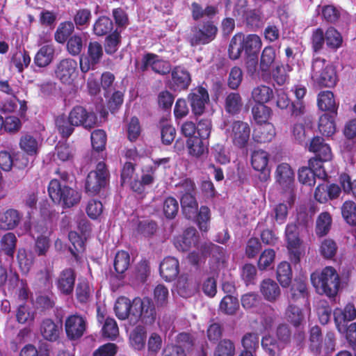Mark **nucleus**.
<instances>
[{
	"label": "nucleus",
	"mask_w": 356,
	"mask_h": 356,
	"mask_svg": "<svg viewBox=\"0 0 356 356\" xmlns=\"http://www.w3.org/2000/svg\"><path fill=\"white\" fill-rule=\"evenodd\" d=\"M343 42L341 33L334 28L329 27L325 32V42L327 46L337 49L341 46Z\"/></svg>",
	"instance_id": "nucleus-58"
},
{
	"label": "nucleus",
	"mask_w": 356,
	"mask_h": 356,
	"mask_svg": "<svg viewBox=\"0 0 356 356\" xmlns=\"http://www.w3.org/2000/svg\"><path fill=\"white\" fill-rule=\"evenodd\" d=\"M23 214L15 209H8L0 212V230H13L19 226Z\"/></svg>",
	"instance_id": "nucleus-20"
},
{
	"label": "nucleus",
	"mask_w": 356,
	"mask_h": 356,
	"mask_svg": "<svg viewBox=\"0 0 356 356\" xmlns=\"http://www.w3.org/2000/svg\"><path fill=\"white\" fill-rule=\"evenodd\" d=\"M217 31L218 29L214 24L207 22L202 28L193 27L188 38L193 46L206 44L214 40Z\"/></svg>",
	"instance_id": "nucleus-15"
},
{
	"label": "nucleus",
	"mask_w": 356,
	"mask_h": 356,
	"mask_svg": "<svg viewBox=\"0 0 356 356\" xmlns=\"http://www.w3.org/2000/svg\"><path fill=\"white\" fill-rule=\"evenodd\" d=\"M276 181L286 193V199L290 205L294 201L293 187L295 175L291 167L286 163L277 165L275 171Z\"/></svg>",
	"instance_id": "nucleus-8"
},
{
	"label": "nucleus",
	"mask_w": 356,
	"mask_h": 356,
	"mask_svg": "<svg viewBox=\"0 0 356 356\" xmlns=\"http://www.w3.org/2000/svg\"><path fill=\"white\" fill-rule=\"evenodd\" d=\"M90 139L92 149L95 151L99 152L105 149L107 141V136L104 130H94L91 133Z\"/></svg>",
	"instance_id": "nucleus-52"
},
{
	"label": "nucleus",
	"mask_w": 356,
	"mask_h": 356,
	"mask_svg": "<svg viewBox=\"0 0 356 356\" xmlns=\"http://www.w3.org/2000/svg\"><path fill=\"white\" fill-rule=\"evenodd\" d=\"M158 56L152 53L145 54L142 59L140 70L145 72L150 66L152 70L159 74H166L170 72V66L168 63L157 59Z\"/></svg>",
	"instance_id": "nucleus-19"
},
{
	"label": "nucleus",
	"mask_w": 356,
	"mask_h": 356,
	"mask_svg": "<svg viewBox=\"0 0 356 356\" xmlns=\"http://www.w3.org/2000/svg\"><path fill=\"white\" fill-rule=\"evenodd\" d=\"M243 35L241 33L236 34L231 40L229 46V56L232 60L238 59L244 50Z\"/></svg>",
	"instance_id": "nucleus-46"
},
{
	"label": "nucleus",
	"mask_w": 356,
	"mask_h": 356,
	"mask_svg": "<svg viewBox=\"0 0 356 356\" xmlns=\"http://www.w3.org/2000/svg\"><path fill=\"white\" fill-rule=\"evenodd\" d=\"M93 293L89 282L86 279L79 280L75 289V296L80 304L88 303Z\"/></svg>",
	"instance_id": "nucleus-36"
},
{
	"label": "nucleus",
	"mask_w": 356,
	"mask_h": 356,
	"mask_svg": "<svg viewBox=\"0 0 356 356\" xmlns=\"http://www.w3.org/2000/svg\"><path fill=\"white\" fill-rule=\"evenodd\" d=\"M193 113L201 115L205 109V105L209 102L207 90L202 87H197L191 90L188 97Z\"/></svg>",
	"instance_id": "nucleus-18"
},
{
	"label": "nucleus",
	"mask_w": 356,
	"mask_h": 356,
	"mask_svg": "<svg viewBox=\"0 0 356 356\" xmlns=\"http://www.w3.org/2000/svg\"><path fill=\"white\" fill-rule=\"evenodd\" d=\"M54 53L55 49L52 44L42 46L34 56V64L39 67L48 66L54 59Z\"/></svg>",
	"instance_id": "nucleus-30"
},
{
	"label": "nucleus",
	"mask_w": 356,
	"mask_h": 356,
	"mask_svg": "<svg viewBox=\"0 0 356 356\" xmlns=\"http://www.w3.org/2000/svg\"><path fill=\"white\" fill-rule=\"evenodd\" d=\"M104 54L102 45L97 41L89 42L86 55H81L79 58L80 69L83 73L90 70H95L99 63Z\"/></svg>",
	"instance_id": "nucleus-10"
},
{
	"label": "nucleus",
	"mask_w": 356,
	"mask_h": 356,
	"mask_svg": "<svg viewBox=\"0 0 356 356\" xmlns=\"http://www.w3.org/2000/svg\"><path fill=\"white\" fill-rule=\"evenodd\" d=\"M244 51L248 56H257L261 48L262 42L259 36L256 34L243 35Z\"/></svg>",
	"instance_id": "nucleus-41"
},
{
	"label": "nucleus",
	"mask_w": 356,
	"mask_h": 356,
	"mask_svg": "<svg viewBox=\"0 0 356 356\" xmlns=\"http://www.w3.org/2000/svg\"><path fill=\"white\" fill-rule=\"evenodd\" d=\"M150 274V267L147 260H141L136 266L133 277L137 283H145Z\"/></svg>",
	"instance_id": "nucleus-53"
},
{
	"label": "nucleus",
	"mask_w": 356,
	"mask_h": 356,
	"mask_svg": "<svg viewBox=\"0 0 356 356\" xmlns=\"http://www.w3.org/2000/svg\"><path fill=\"white\" fill-rule=\"evenodd\" d=\"M181 193H184L181 199L182 213L186 218H195L197 213V202L195 198V184L188 178L184 179L179 189Z\"/></svg>",
	"instance_id": "nucleus-7"
},
{
	"label": "nucleus",
	"mask_w": 356,
	"mask_h": 356,
	"mask_svg": "<svg viewBox=\"0 0 356 356\" xmlns=\"http://www.w3.org/2000/svg\"><path fill=\"white\" fill-rule=\"evenodd\" d=\"M225 134L232 145L238 149H243L250 140L251 128L250 124L241 120H234L225 125Z\"/></svg>",
	"instance_id": "nucleus-5"
},
{
	"label": "nucleus",
	"mask_w": 356,
	"mask_h": 356,
	"mask_svg": "<svg viewBox=\"0 0 356 356\" xmlns=\"http://www.w3.org/2000/svg\"><path fill=\"white\" fill-rule=\"evenodd\" d=\"M147 330L145 325H137L130 333L129 343L135 350H141L145 346Z\"/></svg>",
	"instance_id": "nucleus-33"
},
{
	"label": "nucleus",
	"mask_w": 356,
	"mask_h": 356,
	"mask_svg": "<svg viewBox=\"0 0 356 356\" xmlns=\"http://www.w3.org/2000/svg\"><path fill=\"white\" fill-rule=\"evenodd\" d=\"M285 318L294 327H300L305 322V314L302 310L293 305H289L285 312Z\"/></svg>",
	"instance_id": "nucleus-42"
},
{
	"label": "nucleus",
	"mask_w": 356,
	"mask_h": 356,
	"mask_svg": "<svg viewBox=\"0 0 356 356\" xmlns=\"http://www.w3.org/2000/svg\"><path fill=\"white\" fill-rule=\"evenodd\" d=\"M66 49L72 56L80 55L83 47V38L81 34L75 33L65 42Z\"/></svg>",
	"instance_id": "nucleus-50"
},
{
	"label": "nucleus",
	"mask_w": 356,
	"mask_h": 356,
	"mask_svg": "<svg viewBox=\"0 0 356 356\" xmlns=\"http://www.w3.org/2000/svg\"><path fill=\"white\" fill-rule=\"evenodd\" d=\"M275 51L271 47H266L262 51L259 69L263 73L269 72L270 67L275 60Z\"/></svg>",
	"instance_id": "nucleus-51"
},
{
	"label": "nucleus",
	"mask_w": 356,
	"mask_h": 356,
	"mask_svg": "<svg viewBox=\"0 0 356 356\" xmlns=\"http://www.w3.org/2000/svg\"><path fill=\"white\" fill-rule=\"evenodd\" d=\"M261 346L265 353L269 356H280L285 345L276 337L266 335L261 340Z\"/></svg>",
	"instance_id": "nucleus-31"
},
{
	"label": "nucleus",
	"mask_w": 356,
	"mask_h": 356,
	"mask_svg": "<svg viewBox=\"0 0 356 356\" xmlns=\"http://www.w3.org/2000/svg\"><path fill=\"white\" fill-rule=\"evenodd\" d=\"M157 227L155 221L144 220L138 222L136 232L144 237H151L156 232Z\"/></svg>",
	"instance_id": "nucleus-61"
},
{
	"label": "nucleus",
	"mask_w": 356,
	"mask_h": 356,
	"mask_svg": "<svg viewBox=\"0 0 356 356\" xmlns=\"http://www.w3.org/2000/svg\"><path fill=\"white\" fill-rule=\"evenodd\" d=\"M17 242V238L13 232H7L2 236L0 241L2 251L12 259L14 257Z\"/></svg>",
	"instance_id": "nucleus-44"
},
{
	"label": "nucleus",
	"mask_w": 356,
	"mask_h": 356,
	"mask_svg": "<svg viewBox=\"0 0 356 356\" xmlns=\"http://www.w3.org/2000/svg\"><path fill=\"white\" fill-rule=\"evenodd\" d=\"M343 218L350 225L356 224V204L353 201H346L341 207Z\"/></svg>",
	"instance_id": "nucleus-62"
},
{
	"label": "nucleus",
	"mask_w": 356,
	"mask_h": 356,
	"mask_svg": "<svg viewBox=\"0 0 356 356\" xmlns=\"http://www.w3.org/2000/svg\"><path fill=\"white\" fill-rule=\"evenodd\" d=\"M333 114L325 113L321 116L318 123L319 131L325 136H332L336 132V125Z\"/></svg>",
	"instance_id": "nucleus-39"
},
{
	"label": "nucleus",
	"mask_w": 356,
	"mask_h": 356,
	"mask_svg": "<svg viewBox=\"0 0 356 356\" xmlns=\"http://www.w3.org/2000/svg\"><path fill=\"white\" fill-rule=\"evenodd\" d=\"M308 150L315 155V157L309 161V165L312 168H314L315 165L323 166L321 162L330 161L333 156L330 146L319 136L314 137L312 139L308 145Z\"/></svg>",
	"instance_id": "nucleus-9"
},
{
	"label": "nucleus",
	"mask_w": 356,
	"mask_h": 356,
	"mask_svg": "<svg viewBox=\"0 0 356 356\" xmlns=\"http://www.w3.org/2000/svg\"><path fill=\"white\" fill-rule=\"evenodd\" d=\"M334 321L337 330L345 334L347 323L356 318V309L353 303L347 304L343 309L336 308L333 312Z\"/></svg>",
	"instance_id": "nucleus-17"
},
{
	"label": "nucleus",
	"mask_w": 356,
	"mask_h": 356,
	"mask_svg": "<svg viewBox=\"0 0 356 356\" xmlns=\"http://www.w3.org/2000/svg\"><path fill=\"white\" fill-rule=\"evenodd\" d=\"M268 159V154L264 150H256L252 154V165L255 170L261 172L260 179L263 181L269 178L270 171L267 168Z\"/></svg>",
	"instance_id": "nucleus-23"
},
{
	"label": "nucleus",
	"mask_w": 356,
	"mask_h": 356,
	"mask_svg": "<svg viewBox=\"0 0 356 356\" xmlns=\"http://www.w3.org/2000/svg\"><path fill=\"white\" fill-rule=\"evenodd\" d=\"M68 238L72 243V245L69 247V250L76 261H78L79 258V253L85 249L84 241L82 237L76 232H70Z\"/></svg>",
	"instance_id": "nucleus-49"
},
{
	"label": "nucleus",
	"mask_w": 356,
	"mask_h": 356,
	"mask_svg": "<svg viewBox=\"0 0 356 356\" xmlns=\"http://www.w3.org/2000/svg\"><path fill=\"white\" fill-rule=\"evenodd\" d=\"M243 106V101L241 95L236 92H230L225 100V111L232 115L240 112Z\"/></svg>",
	"instance_id": "nucleus-43"
},
{
	"label": "nucleus",
	"mask_w": 356,
	"mask_h": 356,
	"mask_svg": "<svg viewBox=\"0 0 356 356\" xmlns=\"http://www.w3.org/2000/svg\"><path fill=\"white\" fill-rule=\"evenodd\" d=\"M251 97L256 104L266 105V103L273 99L274 92L270 86L259 85L253 88Z\"/></svg>",
	"instance_id": "nucleus-32"
},
{
	"label": "nucleus",
	"mask_w": 356,
	"mask_h": 356,
	"mask_svg": "<svg viewBox=\"0 0 356 356\" xmlns=\"http://www.w3.org/2000/svg\"><path fill=\"white\" fill-rule=\"evenodd\" d=\"M19 145L24 152L31 156H35L38 153V142L35 138L29 134L20 138Z\"/></svg>",
	"instance_id": "nucleus-40"
},
{
	"label": "nucleus",
	"mask_w": 356,
	"mask_h": 356,
	"mask_svg": "<svg viewBox=\"0 0 356 356\" xmlns=\"http://www.w3.org/2000/svg\"><path fill=\"white\" fill-rule=\"evenodd\" d=\"M113 29V21L108 17L100 16L95 20L92 31L97 36H104L111 33Z\"/></svg>",
	"instance_id": "nucleus-38"
},
{
	"label": "nucleus",
	"mask_w": 356,
	"mask_h": 356,
	"mask_svg": "<svg viewBox=\"0 0 356 356\" xmlns=\"http://www.w3.org/2000/svg\"><path fill=\"white\" fill-rule=\"evenodd\" d=\"M341 193L340 186L336 184H320L314 193V197L320 203H325L329 200H334L339 197Z\"/></svg>",
	"instance_id": "nucleus-22"
},
{
	"label": "nucleus",
	"mask_w": 356,
	"mask_h": 356,
	"mask_svg": "<svg viewBox=\"0 0 356 356\" xmlns=\"http://www.w3.org/2000/svg\"><path fill=\"white\" fill-rule=\"evenodd\" d=\"M77 69V63L72 58H64L56 65L54 73L56 77L65 84H70Z\"/></svg>",
	"instance_id": "nucleus-16"
},
{
	"label": "nucleus",
	"mask_w": 356,
	"mask_h": 356,
	"mask_svg": "<svg viewBox=\"0 0 356 356\" xmlns=\"http://www.w3.org/2000/svg\"><path fill=\"white\" fill-rule=\"evenodd\" d=\"M275 136V130L273 124H259L254 131L253 138L258 143L271 141Z\"/></svg>",
	"instance_id": "nucleus-34"
},
{
	"label": "nucleus",
	"mask_w": 356,
	"mask_h": 356,
	"mask_svg": "<svg viewBox=\"0 0 356 356\" xmlns=\"http://www.w3.org/2000/svg\"><path fill=\"white\" fill-rule=\"evenodd\" d=\"M133 309L134 299L131 301L124 296L118 298L114 306V311L118 318L122 321L129 319L131 323H132Z\"/></svg>",
	"instance_id": "nucleus-25"
},
{
	"label": "nucleus",
	"mask_w": 356,
	"mask_h": 356,
	"mask_svg": "<svg viewBox=\"0 0 356 356\" xmlns=\"http://www.w3.org/2000/svg\"><path fill=\"white\" fill-rule=\"evenodd\" d=\"M260 292L264 299L269 302L276 301L281 293L280 286L271 279H265L261 282Z\"/></svg>",
	"instance_id": "nucleus-29"
},
{
	"label": "nucleus",
	"mask_w": 356,
	"mask_h": 356,
	"mask_svg": "<svg viewBox=\"0 0 356 356\" xmlns=\"http://www.w3.org/2000/svg\"><path fill=\"white\" fill-rule=\"evenodd\" d=\"M40 330L45 340L55 342L59 339L63 327L61 324L58 325L51 318H45L41 323Z\"/></svg>",
	"instance_id": "nucleus-24"
},
{
	"label": "nucleus",
	"mask_w": 356,
	"mask_h": 356,
	"mask_svg": "<svg viewBox=\"0 0 356 356\" xmlns=\"http://www.w3.org/2000/svg\"><path fill=\"white\" fill-rule=\"evenodd\" d=\"M87 328V321L79 314L67 316L65 321V331L67 338L70 341H76L81 338Z\"/></svg>",
	"instance_id": "nucleus-12"
},
{
	"label": "nucleus",
	"mask_w": 356,
	"mask_h": 356,
	"mask_svg": "<svg viewBox=\"0 0 356 356\" xmlns=\"http://www.w3.org/2000/svg\"><path fill=\"white\" fill-rule=\"evenodd\" d=\"M68 116L76 127H83L84 129L90 130L97 124V116L92 111H88L82 106H75L70 111Z\"/></svg>",
	"instance_id": "nucleus-11"
},
{
	"label": "nucleus",
	"mask_w": 356,
	"mask_h": 356,
	"mask_svg": "<svg viewBox=\"0 0 356 356\" xmlns=\"http://www.w3.org/2000/svg\"><path fill=\"white\" fill-rule=\"evenodd\" d=\"M254 120L258 124L268 123L272 110L265 104H255L252 108Z\"/></svg>",
	"instance_id": "nucleus-47"
},
{
	"label": "nucleus",
	"mask_w": 356,
	"mask_h": 356,
	"mask_svg": "<svg viewBox=\"0 0 356 356\" xmlns=\"http://www.w3.org/2000/svg\"><path fill=\"white\" fill-rule=\"evenodd\" d=\"M102 336L110 340H115L119 334V328L117 322L113 318L105 319L102 329Z\"/></svg>",
	"instance_id": "nucleus-56"
},
{
	"label": "nucleus",
	"mask_w": 356,
	"mask_h": 356,
	"mask_svg": "<svg viewBox=\"0 0 356 356\" xmlns=\"http://www.w3.org/2000/svg\"><path fill=\"white\" fill-rule=\"evenodd\" d=\"M238 308V302L237 298L226 296L221 300L220 309L227 314H234Z\"/></svg>",
	"instance_id": "nucleus-63"
},
{
	"label": "nucleus",
	"mask_w": 356,
	"mask_h": 356,
	"mask_svg": "<svg viewBox=\"0 0 356 356\" xmlns=\"http://www.w3.org/2000/svg\"><path fill=\"white\" fill-rule=\"evenodd\" d=\"M92 18L91 11L88 8H81L76 11L73 16V23L78 30L86 29Z\"/></svg>",
	"instance_id": "nucleus-45"
},
{
	"label": "nucleus",
	"mask_w": 356,
	"mask_h": 356,
	"mask_svg": "<svg viewBox=\"0 0 356 356\" xmlns=\"http://www.w3.org/2000/svg\"><path fill=\"white\" fill-rule=\"evenodd\" d=\"M121 43L120 33L117 31H113L108 34L104 42L105 52L108 55H113L118 50L119 45Z\"/></svg>",
	"instance_id": "nucleus-54"
},
{
	"label": "nucleus",
	"mask_w": 356,
	"mask_h": 356,
	"mask_svg": "<svg viewBox=\"0 0 356 356\" xmlns=\"http://www.w3.org/2000/svg\"><path fill=\"white\" fill-rule=\"evenodd\" d=\"M331 224V215L328 212L321 213L316 220V234L318 236L325 235L329 232Z\"/></svg>",
	"instance_id": "nucleus-60"
},
{
	"label": "nucleus",
	"mask_w": 356,
	"mask_h": 356,
	"mask_svg": "<svg viewBox=\"0 0 356 356\" xmlns=\"http://www.w3.org/2000/svg\"><path fill=\"white\" fill-rule=\"evenodd\" d=\"M277 278L282 287L289 286L292 279V271L288 262H281L277 268Z\"/></svg>",
	"instance_id": "nucleus-48"
},
{
	"label": "nucleus",
	"mask_w": 356,
	"mask_h": 356,
	"mask_svg": "<svg viewBox=\"0 0 356 356\" xmlns=\"http://www.w3.org/2000/svg\"><path fill=\"white\" fill-rule=\"evenodd\" d=\"M317 104L321 111H327L330 114L337 115L339 104L337 103L332 92L325 90L319 92Z\"/></svg>",
	"instance_id": "nucleus-28"
},
{
	"label": "nucleus",
	"mask_w": 356,
	"mask_h": 356,
	"mask_svg": "<svg viewBox=\"0 0 356 356\" xmlns=\"http://www.w3.org/2000/svg\"><path fill=\"white\" fill-rule=\"evenodd\" d=\"M75 26L71 21H65L59 24L55 33L54 39L59 44H64L74 31Z\"/></svg>",
	"instance_id": "nucleus-37"
},
{
	"label": "nucleus",
	"mask_w": 356,
	"mask_h": 356,
	"mask_svg": "<svg viewBox=\"0 0 356 356\" xmlns=\"http://www.w3.org/2000/svg\"><path fill=\"white\" fill-rule=\"evenodd\" d=\"M130 266V255L124 250L118 251L115 254L113 267L118 280H122L125 277V273Z\"/></svg>",
	"instance_id": "nucleus-27"
},
{
	"label": "nucleus",
	"mask_w": 356,
	"mask_h": 356,
	"mask_svg": "<svg viewBox=\"0 0 356 356\" xmlns=\"http://www.w3.org/2000/svg\"><path fill=\"white\" fill-rule=\"evenodd\" d=\"M287 248L292 261L297 263L301 255L305 253V248L298 235V228L296 225L289 224L285 231Z\"/></svg>",
	"instance_id": "nucleus-14"
},
{
	"label": "nucleus",
	"mask_w": 356,
	"mask_h": 356,
	"mask_svg": "<svg viewBox=\"0 0 356 356\" xmlns=\"http://www.w3.org/2000/svg\"><path fill=\"white\" fill-rule=\"evenodd\" d=\"M55 126L62 138L67 139L74 131L76 126L72 124L69 116L59 115L55 118Z\"/></svg>",
	"instance_id": "nucleus-35"
},
{
	"label": "nucleus",
	"mask_w": 356,
	"mask_h": 356,
	"mask_svg": "<svg viewBox=\"0 0 356 356\" xmlns=\"http://www.w3.org/2000/svg\"><path fill=\"white\" fill-rule=\"evenodd\" d=\"M50 247V238L47 236L41 234L35 240L33 252L38 257L46 256Z\"/></svg>",
	"instance_id": "nucleus-59"
},
{
	"label": "nucleus",
	"mask_w": 356,
	"mask_h": 356,
	"mask_svg": "<svg viewBox=\"0 0 356 356\" xmlns=\"http://www.w3.org/2000/svg\"><path fill=\"white\" fill-rule=\"evenodd\" d=\"M19 356H49V353L47 346L40 347L38 350L33 344L29 343L22 348Z\"/></svg>",
	"instance_id": "nucleus-64"
},
{
	"label": "nucleus",
	"mask_w": 356,
	"mask_h": 356,
	"mask_svg": "<svg viewBox=\"0 0 356 356\" xmlns=\"http://www.w3.org/2000/svg\"><path fill=\"white\" fill-rule=\"evenodd\" d=\"M312 69V79L319 86L333 87L337 83V76L334 67L324 59H314Z\"/></svg>",
	"instance_id": "nucleus-6"
},
{
	"label": "nucleus",
	"mask_w": 356,
	"mask_h": 356,
	"mask_svg": "<svg viewBox=\"0 0 356 356\" xmlns=\"http://www.w3.org/2000/svg\"><path fill=\"white\" fill-rule=\"evenodd\" d=\"M291 70V67L288 64L276 63L275 67L272 70L271 73L276 83L280 86H282L288 81V74Z\"/></svg>",
	"instance_id": "nucleus-55"
},
{
	"label": "nucleus",
	"mask_w": 356,
	"mask_h": 356,
	"mask_svg": "<svg viewBox=\"0 0 356 356\" xmlns=\"http://www.w3.org/2000/svg\"><path fill=\"white\" fill-rule=\"evenodd\" d=\"M325 179L327 178V174L323 166L315 165L312 168L302 167L298 171V179L300 182L308 186H313L315 184V177Z\"/></svg>",
	"instance_id": "nucleus-21"
},
{
	"label": "nucleus",
	"mask_w": 356,
	"mask_h": 356,
	"mask_svg": "<svg viewBox=\"0 0 356 356\" xmlns=\"http://www.w3.org/2000/svg\"><path fill=\"white\" fill-rule=\"evenodd\" d=\"M202 139L200 137H192L187 140L186 146L188 154L195 157H200L202 156L205 150Z\"/></svg>",
	"instance_id": "nucleus-57"
},
{
	"label": "nucleus",
	"mask_w": 356,
	"mask_h": 356,
	"mask_svg": "<svg viewBox=\"0 0 356 356\" xmlns=\"http://www.w3.org/2000/svg\"><path fill=\"white\" fill-rule=\"evenodd\" d=\"M160 275L166 282H172L178 276V260L172 257L164 258L159 266Z\"/></svg>",
	"instance_id": "nucleus-26"
},
{
	"label": "nucleus",
	"mask_w": 356,
	"mask_h": 356,
	"mask_svg": "<svg viewBox=\"0 0 356 356\" xmlns=\"http://www.w3.org/2000/svg\"><path fill=\"white\" fill-rule=\"evenodd\" d=\"M110 172L104 161H99L95 170H91L87 175L84 189L89 196H95L101 193L109 184Z\"/></svg>",
	"instance_id": "nucleus-4"
},
{
	"label": "nucleus",
	"mask_w": 356,
	"mask_h": 356,
	"mask_svg": "<svg viewBox=\"0 0 356 356\" xmlns=\"http://www.w3.org/2000/svg\"><path fill=\"white\" fill-rule=\"evenodd\" d=\"M132 316L134 325L140 323L145 326L153 325L158 318V314L152 299L147 296L134 298Z\"/></svg>",
	"instance_id": "nucleus-3"
},
{
	"label": "nucleus",
	"mask_w": 356,
	"mask_h": 356,
	"mask_svg": "<svg viewBox=\"0 0 356 356\" xmlns=\"http://www.w3.org/2000/svg\"><path fill=\"white\" fill-rule=\"evenodd\" d=\"M76 280V273L73 268H63L55 280V285L58 293L65 296H72L74 291Z\"/></svg>",
	"instance_id": "nucleus-13"
},
{
	"label": "nucleus",
	"mask_w": 356,
	"mask_h": 356,
	"mask_svg": "<svg viewBox=\"0 0 356 356\" xmlns=\"http://www.w3.org/2000/svg\"><path fill=\"white\" fill-rule=\"evenodd\" d=\"M47 191L51 200L55 203L62 204L65 209L78 204L81 199L79 191L65 185L62 186L57 179L50 181Z\"/></svg>",
	"instance_id": "nucleus-2"
},
{
	"label": "nucleus",
	"mask_w": 356,
	"mask_h": 356,
	"mask_svg": "<svg viewBox=\"0 0 356 356\" xmlns=\"http://www.w3.org/2000/svg\"><path fill=\"white\" fill-rule=\"evenodd\" d=\"M311 282L316 291L329 298L334 297L339 290L340 279L337 270L331 266H327L321 270L311 274Z\"/></svg>",
	"instance_id": "nucleus-1"
}]
</instances>
